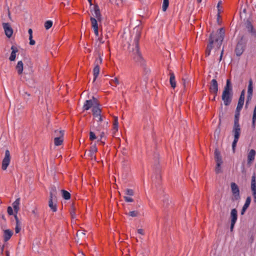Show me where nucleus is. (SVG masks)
Segmentation results:
<instances>
[{"instance_id":"nucleus-9","label":"nucleus","mask_w":256,"mask_h":256,"mask_svg":"<svg viewBox=\"0 0 256 256\" xmlns=\"http://www.w3.org/2000/svg\"><path fill=\"white\" fill-rule=\"evenodd\" d=\"M58 132L60 134L54 138V144L56 146H59L62 144L64 141V131L62 130H55V132Z\"/></svg>"},{"instance_id":"nucleus-46","label":"nucleus","mask_w":256,"mask_h":256,"mask_svg":"<svg viewBox=\"0 0 256 256\" xmlns=\"http://www.w3.org/2000/svg\"><path fill=\"white\" fill-rule=\"evenodd\" d=\"M114 129L116 131L118 130V121L117 118L115 120L114 122Z\"/></svg>"},{"instance_id":"nucleus-29","label":"nucleus","mask_w":256,"mask_h":256,"mask_svg":"<svg viewBox=\"0 0 256 256\" xmlns=\"http://www.w3.org/2000/svg\"><path fill=\"white\" fill-rule=\"evenodd\" d=\"M92 114L95 117H98L100 116L101 110L98 106H94L92 110Z\"/></svg>"},{"instance_id":"nucleus-10","label":"nucleus","mask_w":256,"mask_h":256,"mask_svg":"<svg viewBox=\"0 0 256 256\" xmlns=\"http://www.w3.org/2000/svg\"><path fill=\"white\" fill-rule=\"evenodd\" d=\"M245 25L248 32H250L254 38H256V30L254 29L252 22L250 19L246 20Z\"/></svg>"},{"instance_id":"nucleus-7","label":"nucleus","mask_w":256,"mask_h":256,"mask_svg":"<svg viewBox=\"0 0 256 256\" xmlns=\"http://www.w3.org/2000/svg\"><path fill=\"white\" fill-rule=\"evenodd\" d=\"M232 94V86L230 79L226 80L222 96H230Z\"/></svg>"},{"instance_id":"nucleus-31","label":"nucleus","mask_w":256,"mask_h":256,"mask_svg":"<svg viewBox=\"0 0 256 256\" xmlns=\"http://www.w3.org/2000/svg\"><path fill=\"white\" fill-rule=\"evenodd\" d=\"M86 234L84 232V230H79L76 232V237L78 238V240L80 238L84 239Z\"/></svg>"},{"instance_id":"nucleus-44","label":"nucleus","mask_w":256,"mask_h":256,"mask_svg":"<svg viewBox=\"0 0 256 256\" xmlns=\"http://www.w3.org/2000/svg\"><path fill=\"white\" fill-rule=\"evenodd\" d=\"M125 194L128 196H132L134 194V192L132 189H126L125 190Z\"/></svg>"},{"instance_id":"nucleus-35","label":"nucleus","mask_w":256,"mask_h":256,"mask_svg":"<svg viewBox=\"0 0 256 256\" xmlns=\"http://www.w3.org/2000/svg\"><path fill=\"white\" fill-rule=\"evenodd\" d=\"M110 84L113 86H116L120 84V82L118 78L115 77L110 82Z\"/></svg>"},{"instance_id":"nucleus-42","label":"nucleus","mask_w":256,"mask_h":256,"mask_svg":"<svg viewBox=\"0 0 256 256\" xmlns=\"http://www.w3.org/2000/svg\"><path fill=\"white\" fill-rule=\"evenodd\" d=\"M102 58L100 56V54H98V58L96 60L94 64L95 65L100 66L102 62Z\"/></svg>"},{"instance_id":"nucleus-21","label":"nucleus","mask_w":256,"mask_h":256,"mask_svg":"<svg viewBox=\"0 0 256 256\" xmlns=\"http://www.w3.org/2000/svg\"><path fill=\"white\" fill-rule=\"evenodd\" d=\"M11 50H12V52L10 54L9 60L10 61H14L16 60V53L18 52V50L16 46H12L11 47Z\"/></svg>"},{"instance_id":"nucleus-48","label":"nucleus","mask_w":256,"mask_h":256,"mask_svg":"<svg viewBox=\"0 0 256 256\" xmlns=\"http://www.w3.org/2000/svg\"><path fill=\"white\" fill-rule=\"evenodd\" d=\"M8 213L9 215L11 216L13 214L14 212L11 206H8L7 210Z\"/></svg>"},{"instance_id":"nucleus-17","label":"nucleus","mask_w":256,"mask_h":256,"mask_svg":"<svg viewBox=\"0 0 256 256\" xmlns=\"http://www.w3.org/2000/svg\"><path fill=\"white\" fill-rule=\"evenodd\" d=\"M98 148L96 145H94L92 146L88 152V155L90 156L92 159H95L96 156L95 153L97 152Z\"/></svg>"},{"instance_id":"nucleus-6","label":"nucleus","mask_w":256,"mask_h":256,"mask_svg":"<svg viewBox=\"0 0 256 256\" xmlns=\"http://www.w3.org/2000/svg\"><path fill=\"white\" fill-rule=\"evenodd\" d=\"M108 124V122H104V124L102 125V127L100 126H96V129L97 131L100 132V139L98 140L100 142V144L102 145L104 144V142H103L102 138L105 136V134L106 132V128Z\"/></svg>"},{"instance_id":"nucleus-59","label":"nucleus","mask_w":256,"mask_h":256,"mask_svg":"<svg viewBox=\"0 0 256 256\" xmlns=\"http://www.w3.org/2000/svg\"><path fill=\"white\" fill-rule=\"evenodd\" d=\"M223 53H224V50H222V52H221V54H220V60H222Z\"/></svg>"},{"instance_id":"nucleus-39","label":"nucleus","mask_w":256,"mask_h":256,"mask_svg":"<svg viewBox=\"0 0 256 256\" xmlns=\"http://www.w3.org/2000/svg\"><path fill=\"white\" fill-rule=\"evenodd\" d=\"M90 20L92 28L98 26V22L95 18L91 17Z\"/></svg>"},{"instance_id":"nucleus-33","label":"nucleus","mask_w":256,"mask_h":256,"mask_svg":"<svg viewBox=\"0 0 256 256\" xmlns=\"http://www.w3.org/2000/svg\"><path fill=\"white\" fill-rule=\"evenodd\" d=\"M94 118L98 123L97 126L102 127V125L103 124L104 122H105L103 121V118L101 115L98 116V117H95Z\"/></svg>"},{"instance_id":"nucleus-13","label":"nucleus","mask_w":256,"mask_h":256,"mask_svg":"<svg viewBox=\"0 0 256 256\" xmlns=\"http://www.w3.org/2000/svg\"><path fill=\"white\" fill-rule=\"evenodd\" d=\"M231 189L234 199L237 200L240 198V190L237 184L234 182H232Z\"/></svg>"},{"instance_id":"nucleus-15","label":"nucleus","mask_w":256,"mask_h":256,"mask_svg":"<svg viewBox=\"0 0 256 256\" xmlns=\"http://www.w3.org/2000/svg\"><path fill=\"white\" fill-rule=\"evenodd\" d=\"M250 188L254 200L256 202V176L255 174H254L252 177Z\"/></svg>"},{"instance_id":"nucleus-22","label":"nucleus","mask_w":256,"mask_h":256,"mask_svg":"<svg viewBox=\"0 0 256 256\" xmlns=\"http://www.w3.org/2000/svg\"><path fill=\"white\" fill-rule=\"evenodd\" d=\"M12 232L10 230H4V239L5 242L8 240L12 234Z\"/></svg>"},{"instance_id":"nucleus-34","label":"nucleus","mask_w":256,"mask_h":256,"mask_svg":"<svg viewBox=\"0 0 256 256\" xmlns=\"http://www.w3.org/2000/svg\"><path fill=\"white\" fill-rule=\"evenodd\" d=\"M62 192L64 199L68 200L70 198V194L68 191L63 190H62Z\"/></svg>"},{"instance_id":"nucleus-1","label":"nucleus","mask_w":256,"mask_h":256,"mask_svg":"<svg viewBox=\"0 0 256 256\" xmlns=\"http://www.w3.org/2000/svg\"><path fill=\"white\" fill-rule=\"evenodd\" d=\"M134 38L133 45L134 48H132V54L134 60L138 64L142 65L144 64V60L139 50V40L141 36V28L139 26H136L133 29L132 34V36Z\"/></svg>"},{"instance_id":"nucleus-36","label":"nucleus","mask_w":256,"mask_h":256,"mask_svg":"<svg viewBox=\"0 0 256 256\" xmlns=\"http://www.w3.org/2000/svg\"><path fill=\"white\" fill-rule=\"evenodd\" d=\"M222 99L226 106L230 104L232 101L231 97H222Z\"/></svg>"},{"instance_id":"nucleus-26","label":"nucleus","mask_w":256,"mask_h":256,"mask_svg":"<svg viewBox=\"0 0 256 256\" xmlns=\"http://www.w3.org/2000/svg\"><path fill=\"white\" fill-rule=\"evenodd\" d=\"M256 155V152L254 150H251L248 156V164L251 163V162L254 159Z\"/></svg>"},{"instance_id":"nucleus-4","label":"nucleus","mask_w":256,"mask_h":256,"mask_svg":"<svg viewBox=\"0 0 256 256\" xmlns=\"http://www.w3.org/2000/svg\"><path fill=\"white\" fill-rule=\"evenodd\" d=\"M56 189L55 186L52 187L50 190V196L48 200V206L53 212H56L57 210L56 206Z\"/></svg>"},{"instance_id":"nucleus-52","label":"nucleus","mask_w":256,"mask_h":256,"mask_svg":"<svg viewBox=\"0 0 256 256\" xmlns=\"http://www.w3.org/2000/svg\"><path fill=\"white\" fill-rule=\"evenodd\" d=\"M138 232L140 234H142V235H144V231L142 229V228H140V229H138Z\"/></svg>"},{"instance_id":"nucleus-27","label":"nucleus","mask_w":256,"mask_h":256,"mask_svg":"<svg viewBox=\"0 0 256 256\" xmlns=\"http://www.w3.org/2000/svg\"><path fill=\"white\" fill-rule=\"evenodd\" d=\"M14 218L16 220V226L15 228V232L16 233H18L21 230V226L19 222L18 216L16 214H14Z\"/></svg>"},{"instance_id":"nucleus-24","label":"nucleus","mask_w":256,"mask_h":256,"mask_svg":"<svg viewBox=\"0 0 256 256\" xmlns=\"http://www.w3.org/2000/svg\"><path fill=\"white\" fill-rule=\"evenodd\" d=\"M16 69L18 74H21L22 73L24 69V64L22 61H18L16 66Z\"/></svg>"},{"instance_id":"nucleus-23","label":"nucleus","mask_w":256,"mask_h":256,"mask_svg":"<svg viewBox=\"0 0 256 256\" xmlns=\"http://www.w3.org/2000/svg\"><path fill=\"white\" fill-rule=\"evenodd\" d=\"M244 101V97H240V98L238 101L237 107H236V112H240L241 110L242 109Z\"/></svg>"},{"instance_id":"nucleus-40","label":"nucleus","mask_w":256,"mask_h":256,"mask_svg":"<svg viewBox=\"0 0 256 256\" xmlns=\"http://www.w3.org/2000/svg\"><path fill=\"white\" fill-rule=\"evenodd\" d=\"M138 212L136 210L130 212L127 215L132 217H136L138 216Z\"/></svg>"},{"instance_id":"nucleus-37","label":"nucleus","mask_w":256,"mask_h":256,"mask_svg":"<svg viewBox=\"0 0 256 256\" xmlns=\"http://www.w3.org/2000/svg\"><path fill=\"white\" fill-rule=\"evenodd\" d=\"M168 4H169V0H163V4H162V10L165 12L168 6Z\"/></svg>"},{"instance_id":"nucleus-11","label":"nucleus","mask_w":256,"mask_h":256,"mask_svg":"<svg viewBox=\"0 0 256 256\" xmlns=\"http://www.w3.org/2000/svg\"><path fill=\"white\" fill-rule=\"evenodd\" d=\"M210 92L212 94L216 96L218 91V84L216 80L213 79L210 82Z\"/></svg>"},{"instance_id":"nucleus-56","label":"nucleus","mask_w":256,"mask_h":256,"mask_svg":"<svg viewBox=\"0 0 256 256\" xmlns=\"http://www.w3.org/2000/svg\"><path fill=\"white\" fill-rule=\"evenodd\" d=\"M98 40L102 44L104 42V41L102 40V38L101 37L98 38Z\"/></svg>"},{"instance_id":"nucleus-25","label":"nucleus","mask_w":256,"mask_h":256,"mask_svg":"<svg viewBox=\"0 0 256 256\" xmlns=\"http://www.w3.org/2000/svg\"><path fill=\"white\" fill-rule=\"evenodd\" d=\"M214 157L218 166H220L222 164V160L220 156V153L218 150H216L214 152Z\"/></svg>"},{"instance_id":"nucleus-54","label":"nucleus","mask_w":256,"mask_h":256,"mask_svg":"<svg viewBox=\"0 0 256 256\" xmlns=\"http://www.w3.org/2000/svg\"><path fill=\"white\" fill-rule=\"evenodd\" d=\"M30 45H34L35 44V41L32 39V38H30Z\"/></svg>"},{"instance_id":"nucleus-58","label":"nucleus","mask_w":256,"mask_h":256,"mask_svg":"<svg viewBox=\"0 0 256 256\" xmlns=\"http://www.w3.org/2000/svg\"><path fill=\"white\" fill-rule=\"evenodd\" d=\"M244 94H245V91L244 90H242L240 96H244Z\"/></svg>"},{"instance_id":"nucleus-64","label":"nucleus","mask_w":256,"mask_h":256,"mask_svg":"<svg viewBox=\"0 0 256 256\" xmlns=\"http://www.w3.org/2000/svg\"><path fill=\"white\" fill-rule=\"evenodd\" d=\"M90 6H92V0H88Z\"/></svg>"},{"instance_id":"nucleus-49","label":"nucleus","mask_w":256,"mask_h":256,"mask_svg":"<svg viewBox=\"0 0 256 256\" xmlns=\"http://www.w3.org/2000/svg\"><path fill=\"white\" fill-rule=\"evenodd\" d=\"M94 28V34H96V36H98L99 34H98V26L94 28Z\"/></svg>"},{"instance_id":"nucleus-53","label":"nucleus","mask_w":256,"mask_h":256,"mask_svg":"<svg viewBox=\"0 0 256 256\" xmlns=\"http://www.w3.org/2000/svg\"><path fill=\"white\" fill-rule=\"evenodd\" d=\"M210 51H211V50L206 48V52H205L206 56H210Z\"/></svg>"},{"instance_id":"nucleus-32","label":"nucleus","mask_w":256,"mask_h":256,"mask_svg":"<svg viewBox=\"0 0 256 256\" xmlns=\"http://www.w3.org/2000/svg\"><path fill=\"white\" fill-rule=\"evenodd\" d=\"M93 72H94V80H95L99 74V72H100L99 66L95 65V66L93 70Z\"/></svg>"},{"instance_id":"nucleus-38","label":"nucleus","mask_w":256,"mask_h":256,"mask_svg":"<svg viewBox=\"0 0 256 256\" xmlns=\"http://www.w3.org/2000/svg\"><path fill=\"white\" fill-rule=\"evenodd\" d=\"M76 209L74 206H72L70 210V214L72 216V218L74 219L76 218Z\"/></svg>"},{"instance_id":"nucleus-12","label":"nucleus","mask_w":256,"mask_h":256,"mask_svg":"<svg viewBox=\"0 0 256 256\" xmlns=\"http://www.w3.org/2000/svg\"><path fill=\"white\" fill-rule=\"evenodd\" d=\"M230 217H231V222H230V231L233 230V228H234V224L236 222L238 218V214L237 210L235 208H233L232 210L230 212Z\"/></svg>"},{"instance_id":"nucleus-45","label":"nucleus","mask_w":256,"mask_h":256,"mask_svg":"<svg viewBox=\"0 0 256 256\" xmlns=\"http://www.w3.org/2000/svg\"><path fill=\"white\" fill-rule=\"evenodd\" d=\"M96 136L93 132H90V140H94L96 138Z\"/></svg>"},{"instance_id":"nucleus-57","label":"nucleus","mask_w":256,"mask_h":256,"mask_svg":"<svg viewBox=\"0 0 256 256\" xmlns=\"http://www.w3.org/2000/svg\"><path fill=\"white\" fill-rule=\"evenodd\" d=\"M222 4V1H220L218 4V5H217V8H220V5Z\"/></svg>"},{"instance_id":"nucleus-43","label":"nucleus","mask_w":256,"mask_h":256,"mask_svg":"<svg viewBox=\"0 0 256 256\" xmlns=\"http://www.w3.org/2000/svg\"><path fill=\"white\" fill-rule=\"evenodd\" d=\"M252 124L254 125L256 121V104L254 107L253 114H252Z\"/></svg>"},{"instance_id":"nucleus-20","label":"nucleus","mask_w":256,"mask_h":256,"mask_svg":"<svg viewBox=\"0 0 256 256\" xmlns=\"http://www.w3.org/2000/svg\"><path fill=\"white\" fill-rule=\"evenodd\" d=\"M20 198H16V200L12 203V206L14 209V211L16 212L15 214L17 215V214L19 210L20 209Z\"/></svg>"},{"instance_id":"nucleus-60","label":"nucleus","mask_w":256,"mask_h":256,"mask_svg":"<svg viewBox=\"0 0 256 256\" xmlns=\"http://www.w3.org/2000/svg\"><path fill=\"white\" fill-rule=\"evenodd\" d=\"M242 12L244 13L245 14H246V8H244L242 10Z\"/></svg>"},{"instance_id":"nucleus-61","label":"nucleus","mask_w":256,"mask_h":256,"mask_svg":"<svg viewBox=\"0 0 256 256\" xmlns=\"http://www.w3.org/2000/svg\"><path fill=\"white\" fill-rule=\"evenodd\" d=\"M251 98H252V97H248V100H247V102H246V106H247V104H248V102L251 100Z\"/></svg>"},{"instance_id":"nucleus-19","label":"nucleus","mask_w":256,"mask_h":256,"mask_svg":"<svg viewBox=\"0 0 256 256\" xmlns=\"http://www.w3.org/2000/svg\"><path fill=\"white\" fill-rule=\"evenodd\" d=\"M250 202H251V198L250 196H248L246 198V200L245 202V204L244 205V206L242 208V210H241V214L242 215L244 214L246 210L248 208V207L250 206Z\"/></svg>"},{"instance_id":"nucleus-8","label":"nucleus","mask_w":256,"mask_h":256,"mask_svg":"<svg viewBox=\"0 0 256 256\" xmlns=\"http://www.w3.org/2000/svg\"><path fill=\"white\" fill-rule=\"evenodd\" d=\"M10 160V151L6 150L5 152V155L2 162V168L5 170L8 168Z\"/></svg>"},{"instance_id":"nucleus-50","label":"nucleus","mask_w":256,"mask_h":256,"mask_svg":"<svg viewBox=\"0 0 256 256\" xmlns=\"http://www.w3.org/2000/svg\"><path fill=\"white\" fill-rule=\"evenodd\" d=\"M215 170L216 174L220 173V166H218V165L216 164Z\"/></svg>"},{"instance_id":"nucleus-62","label":"nucleus","mask_w":256,"mask_h":256,"mask_svg":"<svg viewBox=\"0 0 256 256\" xmlns=\"http://www.w3.org/2000/svg\"><path fill=\"white\" fill-rule=\"evenodd\" d=\"M59 134H59L58 132H57L56 133V132H55V131L54 132V136H56H56H58Z\"/></svg>"},{"instance_id":"nucleus-28","label":"nucleus","mask_w":256,"mask_h":256,"mask_svg":"<svg viewBox=\"0 0 256 256\" xmlns=\"http://www.w3.org/2000/svg\"><path fill=\"white\" fill-rule=\"evenodd\" d=\"M170 82L171 86L174 88L176 86V82L175 80V76L173 72L170 73Z\"/></svg>"},{"instance_id":"nucleus-5","label":"nucleus","mask_w":256,"mask_h":256,"mask_svg":"<svg viewBox=\"0 0 256 256\" xmlns=\"http://www.w3.org/2000/svg\"><path fill=\"white\" fill-rule=\"evenodd\" d=\"M246 41L244 40V36H242L240 40L238 42L235 48V52L237 56H240L243 53L246 44Z\"/></svg>"},{"instance_id":"nucleus-55","label":"nucleus","mask_w":256,"mask_h":256,"mask_svg":"<svg viewBox=\"0 0 256 256\" xmlns=\"http://www.w3.org/2000/svg\"><path fill=\"white\" fill-rule=\"evenodd\" d=\"M220 12H218V14H217V21L219 24H220Z\"/></svg>"},{"instance_id":"nucleus-30","label":"nucleus","mask_w":256,"mask_h":256,"mask_svg":"<svg viewBox=\"0 0 256 256\" xmlns=\"http://www.w3.org/2000/svg\"><path fill=\"white\" fill-rule=\"evenodd\" d=\"M252 79H250L248 81V96H252Z\"/></svg>"},{"instance_id":"nucleus-3","label":"nucleus","mask_w":256,"mask_h":256,"mask_svg":"<svg viewBox=\"0 0 256 256\" xmlns=\"http://www.w3.org/2000/svg\"><path fill=\"white\" fill-rule=\"evenodd\" d=\"M239 116L240 112L236 111L234 116V126L232 130V132L234 135V140L232 144V148L234 152L235 151V148L240 134V128L238 123Z\"/></svg>"},{"instance_id":"nucleus-16","label":"nucleus","mask_w":256,"mask_h":256,"mask_svg":"<svg viewBox=\"0 0 256 256\" xmlns=\"http://www.w3.org/2000/svg\"><path fill=\"white\" fill-rule=\"evenodd\" d=\"M92 100H86L84 105L83 108L84 110H88L92 106H94V104H96V100L94 97H92Z\"/></svg>"},{"instance_id":"nucleus-51","label":"nucleus","mask_w":256,"mask_h":256,"mask_svg":"<svg viewBox=\"0 0 256 256\" xmlns=\"http://www.w3.org/2000/svg\"><path fill=\"white\" fill-rule=\"evenodd\" d=\"M30 38H32V30L30 28L28 30Z\"/></svg>"},{"instance_id":"nucleus-2","label":"nucleus","mask_w":256,"mask_h":256,"mask_svg":"<svg viewBox=\"0 0 256 256\" xmlns=\"http://www.w3.org/2000/svg\"><path fill=\"white\" fill-rule=\"evenodd\" d=\"M224 36V28L218 29L216 36L213 33H212L209 38V44H208L206 48L212 50L214 42H216L218 48H219L222 44Z\"/></svg>"},{"instance_id":"nucleus-63","label":"nucleus","mask_w":256,"mask_h":256,"mask_svg":"<svg viewBox=\"0 0 256 256\" xmlns=\"http://www.w3.org/2000/svg\"><path fill=\"white\" fill-rule=\"evenodd\" d=\"M182 81H183V84L184 85V86L186 87V80H184V78H182Z\"/></svg>"},{"instance_id":"nucleus-47","label":"nucleus","mask_w":256,"mask_h":256,"mask_svg":"<svg viewBox=\"0 0 256 256\" xmlns=\"http://www.w3.org/2000/svg\"><path fill=\"white\" fill-rule=\"evenodd\" d=\"M124 198L126 202H132L134 201L133 198L128 196H124Z\"/></svg>"},{"instance_id":"nucleus-14","label":"nucleus","mask_w":256,"mask_h":256,"mask_svg":"<svg viewBox=\"0 0 256 256\" xmlns=\"http://www.w3.org/2000/svg\"><path fill=\"white\" fill-rule=\"evenodd\" d=\"M3 28L4 30V32L8 38H10L13 34V30L10 24L9 23H3L2 24Z\"/></svg>"},{"instance_id":"nucleus-41","label":"nucleus","mask_w":256,"mask_h":256,"mask_svg":"<svg viewBox=\"0 0 256 256\" xmlns=\"http://www.w3.org/2000/svg\"><path fill=\"white\" fill-rule=\"evenodd\" d=\"M52 26V22L51 20H47L44 23V26L46 30L50 28Z\"/></svg>"},{"instance_id":"nucleus-18","label":"nucleus","mask_w":256,"mask_h":256,"mask_svg":"<svg viewBox=\"0 0 256 256\" xmlns=\"http://www.w3.org/2000/svg\"><path fill=\"white\" fill-rule=\"evenodd\" d=\"M94 10L95 14V16L98 20L100 22L102 20V15L100 12L99 7L97 4H94Z\"/></svg>"}]
</instances>
